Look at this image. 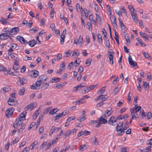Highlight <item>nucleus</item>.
Masks as SVG:
<instances>
[{
    "label": "nucleus",
    "instance_id": "obj_35",
    "mask_svg": "<svg viewBox=\"0 0 152 152\" xmlns=\"http://www.w3.org/2000/svg\"><path fill=\"white\" fill-rule=\"evenodd\" d=\"M19 72L17 71H14L12 72L11 73H9V74L11 75L12 76H17L19 75Z\"/></svg>",
    "mask_w": 152,
    "mask_h": 152
},
{
    "label": "nucleus",
    "instance_id": "obj_18",
    "mask_svg": "<svg viewBox=\"0 0 152 152\" xmlns=\"http://www.w3.org/2000/svg\"><path fill=\"white\" fill-rule=\"evenodd\" d=\"M83 99H81L78 100L76 101L75 102H73L72 103L73 104L75 105L79 104H82L85 103L86 101L85 100H83Z\"/></svg>",
    "mask_w": 152,
    "mask_h": 152
},
{
    "label": "nucleus",
    "instance_id": "obj_44",
    "mask_svg": "<svg viewBox=\"0 0 152 152\" xmlns=\"http://www.w3.org/2000/svg\"><path fill=\"white\" fill-rule=\"evenodd\" d=\"M86 119V118L85 116H83L82 117H79L77 119V120L81 122L82 121H83Z\"/></svg>",
    "mask_w": 152,
    "mask_h": 152
},
{
    "label": "nucleus",
    "instance_id": "obj_12",
    "mask_svg": "<svg viewBox=\"0 0 152 152\" xmlns=\"http://www.w3.org/2000/svg\"><path fill=\"white\" fill-rule=\"evenodd\" d=\"M39 75V72L37 70H34L32 71L31 75L34 78L37 77Z\"/></svg>",
    "mask_w": 152,
    "mask_h": 152
},
{
    "label": "nucleus",
    "instance_id": "obj_59",
    "mask_svg": "<svg viewBox=\"0 0 152 152\" xmlns=\"http://www.w3.org/2000/svg\"><path fill=\"white\" fill-rule=\"evenodd\" d=\"M87 25L88 26V29L90 31H91L92 29V26L91 23L88 22Z\"/></svg>",
    "mask_w": 152,
    "mask_h": 152
},
{
    "label": "nucleus",
    "instance_id": "obj_55",
    "mask_svg": "<svg viewBox=\"0 0 152 152\" xmlns=\"http://www.w3.org/2000/svg\"><path fill=\"white\" fill-rule=\"evenodd\" d=\"M6 71L7 69L4 66L0 65V71Z\"/></svg>",
    "mask_w": 152,
    "mask_h": 152
},
{
    "label": "nucleus",
    "instance_id": "obj_63",
    "mask_svg": "<svg viewBox=\"0 0 152 152\" xmlns=\"http://www.w3.org/2000/svg\"><path fill=\"white\" fill-rule=\"evenodd\" d=\"M83 67L82 66H80L78 69V71L79 72L80 74H81L83 72Z\"/></svg>",
    "mask_w": 152,
    "mask_h": 152
},
{
    "label": "nucleus",
    "instance_id": "obj_53",
    "mask_svg": "<svg viewBox=\"0 0 152 152\" xmlns=\"http://www.w3.org/2000/svg\"><path fill=\"white\" fill-rule=\"evenodd\" d=\"M56 127H54L53 126L52 127L50 131L49 132V135H51L53 133V132L56 131Z\"/></svg>",
    "mask_w": 152,
    "mask_h": 152
},
{
    "label": "nucleus",
    "instance_id": "obj_58",
    "mask_svg": "<svg viewBox=\"0 0 152 152\" xmlns=\"http://www.w3.org/2000/svg\"><path fill=\"white\" fill-rule=\"evenodd\" d=\"M58 139V137H56L54 138L50 142H51V144L52 145L54 143H56V141Z\"/></svg>",
    "mask_w": 152,
    "mask_h": 152
},
{
    "label": "nucleus",
    "instance_id": "obj_47",
    "mask_svg": "<svg viewBox=\"0 0 152 152\" xmlns=\"http://www.w3.org/2000/svg\"><path fill=\"white\" fill-rule=\"evenodd\" d=\"M123 127L121 126H119L118 125H117L116 126V131L117 132H121L122 131Z\"/></svg>",
    "mask_w": 152,
    "mask_h": 152
},
{
    "label": "nucleus",
    "instance_id": "obj_10",
    "mask_svg": "<svg viewBox=\"0 0 152 152\" xmlns=\"http://www.w3.org/2000/svg\"><path fill=\"white\" fill-rule=\"evenodd\" d=\"M48 79V77L47 75H42L39 76L37 79L40 82H41L42 83L43 82V81H45L47 79Z\"/></svg>",
    "mask_w": 152,
    "mask_h": 152
},
{
    "label": "nucleus",
    "instance_id": "obj_29",
    "mask_svg": "<svg viewBox=\"0 0 152 152\" xmlns=\"http://www.w3.org/2000/svg\"><path fill=\"white\" fill-rule=\"evenodd\" d=\"M111 22L113 25L114 27L117 28L118 27V25L117 24L116 19H115L113 20H111Z\"/></svg>",
    "mask_w": 152,
    "mask_h": 152
},
{
    "label": "nucleus",
    "instance_id": "obj_21",
    "mask_svg": "<svg viewBox=\"0 0 152 152\" xmlns=\"http://www.w3.org/2000/svg\"><path fill=\"white\" fill-rule=\"evenodd\" d=\"M7 19H4L3 17H1L0 19V22L4 25L8 24L9 23L7 21Z\"/></svg>",
    "mask_w": 152,
    "mask_h": 152
},
{
    "label": "nucleus",
    "instance_id": "obj_15",
    "mask_svg": "<svg viewBox=\"0 0 152 152\" xmlns=\"http://www.w3.org/2000/svg\"><path fill=\"white\" fill-rule=\"evenodd\" d=\"M131 14L134 21L136 23H138V21L136 14L134 12H131Z\"/></svg>",
    "mask_w": 152,
    "mask_h": 152
},
{
    "label": "nucleus",
    "instance_id": "obj_14",
    "mask_svg": "<svg viewBox=\"0 0 152 152\" xmlns=\"http://www.w3.org/2000/svg\"><path fill=\"white\" fill-rule=\"evenodd\" d=\"M19 31V29L18 27H14L10 29V31H8V32L12 33L13 34H17Z\"/></svg>",
    "mask_w": 152,
    "mask_h": 152
},
{
    "label": "nucleus",
    "instance_id": "obj_9",
    "mask_svg": "<svg viewBox=\"0 0 152 152\" xmlns=\"http://www.w3.org/2000/svg\"><path fill=\"white\" fill-rule=\"evenodd\" d=\"M128 60L130 65L133 67H134L137 66V63L134 61L133 60L130 55H129L128 57Z\"/></svg>",
    "mask_w": 152,
    "mask_h": 152
},
{
    "label": "nucleus",
    "instance_id": "obj_28",
    "mask_svg": "<svg viewBox=\"0 0 152 152\" xmlns=\"http://www.w3.org/2000/svg\"><path fill=\"white\" fill-rule=\"evenodd\" d=\"M143 86L147 90L149 89V84L147 82L143 81Z\"/></svg>",
    "mask_w": 152,
    "mask_h": 152
},
{
    "label": "nucleus",
    "instance_id": "obj_42",
    "mask_svg": "<svg viewBox=\"0 0 152 152\" xmlns=\"http://www.w3.org/2000/svg\"><path fill=\"white\" fill-rule=\"evenodd\" d=\"M65 38V36H64L63 35H61V44H63L64 42Z\"/></svg>",
    "mask_w": 152,
    "mask_h": 152
},
{
    "label": "nucleus",
    "instance_id": "obj_46",
    "mask_svg": "<svg viewBox=\"0 0 152 152\" xmlns=\"http://www.w3.org/2000/svg\"><path fill=\"white\" fill-rule=\"evenodd\" d=\"M83 37L80 35L79 37V39H78V44H79L80 43V45H81V43L83 44Z\"/></svg>",
    "mask_w": 152,
    "mask_h": 152
},
{
    "label": "nucleus",
    "instance_id": "obj_26",
    "mask_svg": "<svg viewBox=\"0 0 152 152\" xmlns=\"http://www.w3.org/2000/svg\"><path fill=\"white\" fill-rule=\"evenodd\" d=\"M25 91V89L23 87L20 89L18 91V94L20 95H23L24 94Z\"/></svg>",
    "mask_w": 152,
    "mask_h": 152
},
{
    "label": "nucleus",
    "instance_id": "obj_2",
    "mask_svg": "<svg viewBox=\"0 0 152 152\" xmlns=\"http://www.w3.org/2000/svg\"><path fill=\"white\" fill-rule=\"evenodd\" d=\"M26 112H25V113H22L20 115V117L18 118H16V121H17V124L20 126V125H22L23 124V121L22 120H24L25 119L26 114Z\"/></svg>",
    "mask_w": 152,
    "mask_h": 152
},
{
    "label": "nucleus",
    "instance_id": "obj_7",
    "mask_svg": "<svg viewBox=\"0 0 152 152\" xmlns=\"http://www.w3.org/2000/svg\"><path fill=\"white\" fill-rule=\"evenodd\" d=\"M14 110V108L11 107L9 108L5 112L6 116L7 118L11 117Z\"/></svg>",
    "mask_w": 152,
    "mask_h": 152
},
{
    "label": "nucleus",
    "instance_id": "obj_43",
    "mask_svg": "<svg viewBox=\"0 0 152 152\" xmlns=\"http://www.w3.org/2000/svg\"><path fill=\"white\" fill-rule=\"evenodd\" d=\"M19 68V66L17 63L15 62V64L13 66L12 69L14 70H17Z\"/></svg>",
    "mask_w": 152,
    "mask_h": 152
},
{
    "label": "nucleus",
    "instance_id": "obj_31",
    "mask_svg": "<svg viewBox=\"0 0 152 152\" xmlns=\"http://www.w3.org/2000/svg\"><path fill=\"white\" fill-rule=\"evenodd\" d=\"M62 117V116L61 115V114L60 113L57 114L56 116L55 117H54L53 118H54V120H58L60 118Z\"/></svg>",
    "mask_w": 152,
    "mask_h": 152
},
{
    "label": "nucleus",
    "instance_id": "obj_17",
    "mask_svg": "<svg viewBox=\"0 0 152 152\" xmlns=\"http://www.w3.org/2000/svg\"><path fill=\"white\" fill-rule=\"evenodd\" d=\"M16 99L9 98L7 101V103L9 105H13L15 104V100Z\"/></svg>",
    "mask_w": 152,
    "mask_h": 152
},
{
    "label": "nucleus",
    "instance_id": "obj_25",
    "mask_svg": "<svg viewBox=\"0 0 152 152\" xmlns=\"http://www.w3.org/2000/svg\"><path fill=\"white\" fill-rule=\"evenodd\" d=\"M127 129V128L126 126H124L123 127L122 129V131L120 132H118V134L119 135H122L123 134H124L125 132V131L124 130H126Z\"/></svg>",
    "mask_w": 152,
    "mask_h": 152
},
{
    "label": "nucleus",
    "instance_id": "obj_4",
    "mask_svg": "<svg viewBox=\"0 0 152 152\" xmlns=\"http://www.w3.org/2000/svg\"><path fill=\"white\" fill-rule=\"evenodd\" d=\"M41 84L42 82L38 80L35 83L33 84L31 86L30 88L33 90L38 89H39Z\"/></svg>",
    "mask_w": 152,
    "mask_h": 152
},
{
    "label": "nucleus",
    "instance_id": "obj_30",
    "mask_svg": "<svg viewBox=\"0 0 152 152\" xmlns=\"http://www.w3.org/2000/svg\"><path fill=\"white\" fill-rule=\"evenodd\" d=\"M57 108H55L51 110L49 112V114L50 115H53L58 111V110H57Z\"/></svg>",
    "mask_w": 152,
    "mask_h": 152
},
{
    "label": "nucleus",
    "instance_id": "obj_16",
    "mask_svg": "<svg viewBox=\"0 0 152 152\" xmlns=\"http://www.w3.org/2000/svg\"><path fill=\"white\" fill-rule=\"evenodd\" d=\"M111 109L110 110H107L106 111H105L104 114L103 115L104 118H107V117L109 116L112 114V112L111 111Z\"/></svg>",
    "mask_w": 152,
    "mask_h": 152
},
{
    "label": "nucleus",
    "instance_id": "obj_45",
    "mask_svg": "<svg viewBox=\"0 0 152 152\" xmlns=\"http://www.w3.org/2000/svg\"><path fill=\"white\" fill-rule=\"evenodd\" d=\"M105 46L107 47L109 49L110 48V42L109 39H107L106 41L105 42Z\"/></svg>",
    "mask_w": 152,
    "mask_h": 152
},
{
    "label": "nucleus",
    "instance_id": "obj_13",
    "mask_svg": "<svg viewBox=\"0 0 152 152\" xmlns=\"http://www.w3.org/2000/svg\"><path fill=\"white\" fill-rule=\"evenodd\" d=\"M18 78L19 79L20 86L23 85L24 84H25L27 83V81L26 79L23 78H21L20 77H18Z\"/></svg>",
    "mask_w": 152,
    "mask_h": 152
},
{
    "label": "nucleus",
    "instance_id": "obj_1",
    "mask_svg": "<svg viewBox=\"0 0 152 152\" xmlns=\"http://www.w3.org/2000/svg\"><path fill=\"white\" fill-rule=\"evenodd\" d=\"M123 119L122 115H121L118 116L115 118L114 116H112L109 120H108V123L110 125H115L116 123L115 124V123L117 121V120H122Z\"/></svg>",
    "mask_w": 152,
    "mask_h": 152
},
{
    "label": "nucleus",
    "instance_id": "obj_5",
    "mask_svg": "<svg viewBox=\"0 0 152 152\" xmlns=\"http://www.w3.org/2000/svg\"><path fill=\"white\" fill-rule=\"evenodd\" d=\"M36 105L37 103L36 102H33L28 104L24 109L25 112L28 110H32L36 107Z\"/></svg>",
    "mask_w": 152,
    "mask_h": 152
},
{
    "label": "nucleus",
    "instance_id": "obj_20",
    "mask_svg": "<svg viewBox=\"0 0 152 152\" xmlns=\"http://www.w3.org/2000/svg\"><path fill=\"white\" fill-rule=\"evenodd\" d=\"M113 30L114 31V33H115V38L118 44H119V38H118V33H117V32L114 29V28H113Z\"/></svg>",
    "mask_w": 152,
    "mask_h": 152
},
{
    "label": "nucleus",
    "instance_id": "obj_38",
    "mask_svg": "<svg viewBox=\"0 0 152 152\" xmlns=\"http://www.w3.org/2000/svg\"><path fill=\"white\" fill-rule=\"evenodd\" d=\"M128 7L131 12H134L135 9L132 5H128Z\"/></svg>",
    "mask_w": 152,
    "mask_h": 152
},
{
    "label": "nucleus",
    "instance_id": "obj_23",
    "mask_svg": "<svg viewBox=\"0 0 152 152\" xmlns=\"http://www.w3.org/2000/svg\"><path fill=\"white\" fill-rule=\"evenodd\" d=\"M140 34L142 37L145 38V39L147 41L149 40V39L147 37V36L145 33L140 32Z\"/></svg>",
    "mask_w": 152,
    "mask_h": 152
},
{
    "label": "nucleus",
    "instance_id": "obj_3",
    "mask_svg": "<svg viewBox=\"0 0 152 152\" xmlns=\"http://www.w3.org/2000/svg\"><path fill=\"white\" fill-rule=\"evenodd\" d=\"M104 118L103 115L101 116L100 117L98 118V121H99L97 124L95 126L96 127H99L101 126V124H105L107 123V121Z\"/></svg>",
    "mask_w": 152,
    "mask_h": 152
},
{
    "label": "nucleus",
    "instance_id": "obj_56",
    "mask_svg": "<svg viewBox=\"0 0 152 152\" xmlns=\"http://www.w3.org/2000/svg\"><path fill=\"white\" fill-rule=\"evenodd\" d=\"M120 90V87H118V86L116 88L114 89L113 91L114 92L115 94L117 93L118 91H119Z\"/></svg>",
    "mask_w": 152,
    "mask_h": 152
},
{
    "label": "nucleus",
    "instance_id": "obj_27",
    "mask_svg": "<svg viewBox=\"0 0 152 152\" xmlns=\"http://www.w3.org/2000/svg\"><path fill=\"white\" fill-rule=\"evenodd\" d=\"M134 104L135 105V107H134L133 108L134 110L136 113H137L141 109V107L140 106L137 107V104Z\"/></svg>",
    "mask_w": 152,
    "mask_h": 152
},
{
    "label": "nucleus",
    "instance_id": "obj_61",
    "mask_svg": "<svg viewBox=\"0 0 152 152\" xmlns=\"http://www.w3.org/2000/svg\"><path fill=\"white\" fill-rule=\"evenodd\" d=\"M120 27L122 30H124L126 28L125 26L124 25L123 22H121V23H120Z\"/></svg>",
    "mask_w": 152,
    "mask_h": 152
},
{
    "label": "nucleus",
    "instance_id": "obj_37",
    "mask_svg": "<svg viewBox=\"0 0 152 152\" xmlns=\"http://www.w3.org/2000/svg\"><path fill=\"white\" fill-rule=\"evenodd\" d=\"M90 86L88 87H87L86 88H85L84 90H82V93L83 94L85 93H88L90 90Z\"/></svg>",
    "mask_w": 152,
    "mask_h": 152
},
{
    "label": "nucleus",
    "instance_id": "obj_40",
    "mask_svg": "<svg viewBox=\"0 0 152 152\" xmlns=\"http://www.w3.org/2000/svg\"><path fill=\"white\" fill-rule=\"evenodd\" d=\"M25 126L24 124H22L18 131V132H22V131L25 128Z\"/></svg>",
    "mask_w": 152,
    "mask_h": 152
},
{
    "label": "nucleus",
    "instance_id": "obj_39",
    "mask_svg": "<svg viewBox=\"0 0 152 152\" xmlns=\"http://www.w3.org/2000/svg\"><path fill=\"white\" fill-rule=\"evenodd\" d=\"M91 61L92 59L91 58H89L86 60V64L87 65V66H89L91 64Z\"/></svg>",
    "mask_w": 152,
    "mask_h": 152
},
{
    "label": "nucleus",
    "instance_id": "obj_50",
    "mask_svg": "<svg viewBox=\"0 0 152 152\" xmlns=\"http://www.w3.org/2000/svg\"><path fill=\"white\" fill-rule=\"evenodd\" d=\"M72 133V131H70V130H68L66 132V133L65 134L64 136L65 138H66L68 136Z\"/></svg>",
    "mask_w": 152,
    "mask_h": 152
},
{
    "label": "nucleus",
    "instance_id": "obj_52",
    "mask_svg": "<svg viewBox=\"0 0 152 152\" xmlns=\"http://www.w3.org/2000/svg\"><path fill=\"white\" fill-rule=\"evenodd\" d=\"M4 91H5V92H6L7 91H8L10 90V88L9 87H4L3 88Z\"/></svg>",
    "mask_w": 152,
    "mask_h": 152
},
{
    "label": "nucleus",
    "instance_id": "obj_8",
    "mask_svg": "<svg viewBox=\"0 0 152 152\" xmlns=\"http://www.w3.org/2000/svg\"><path fill=\"white\" fill-rule=\"evenodd\" d=\"M109 55L108 57L109 58V61H108L110 64L113 65V56L115 54V53L113 51H109Z\"/></svg>",
    "mask_w": 152,
    "mask_h": 152
},
{
    "label": "nucleus",
    "instance_id": "obj_60",
    "mask_svg": "<svg viewBox=\"0 0 152 152\" xmlns=\"http://www.w3.org/2000/svg\"><path fill=\"white\" fill-rule=\"evenodd\" d=\"M81 24L85 26V22L84 20V19L83 18V15H81Z\"/></svg>",
    "mask_w": 152,
    "mask_h": 152
},
{
    "label": "nucleus",
    "instance_id": "obj_6",
    "mask_svg": "<svg viewBox=\"0 0 152 152\" xmlns=\"http://www.w3.org/2000/svg\"><path fill=\"white\" fill-rule=\"evenodd\" d=\"M10 35H12L10 33H2L0 34V39H6L10 37V39H12Z\"/></svg>",
    "mask_w": 152,
    "mask_h": 152
},
{
    "label": "nucleus",
    "instance_id": "obj_57",
    "mask_svg": "<svg viewBox=\"0 0 152 152\" xmlns=\"http://www.w3.org/2000/svg\"><path fill=\"white\" fill-rule=\"evenodd\" d=\"M8 55L11 57L12 58H15V56L14 55V53L12 52H10L8 53Z\"/></svg>",
    "mask_w": 152,
    "mask_h": 152
},
{
    "label": "nucleus",
    "instance_id": "obj_49",
    "mask_svg": "<svg viewBox=\"0 0 152 152\" xmlns=\"http://www.w3.org/2000/svg\"><path fill=\"white\" fill-rule=\"evenodd\" d=\"M125 38L126 40V42L129 43L130 42V37L127 34L126 35H125Z\"/></svg>",
    "mask_w": 152,
    "mask_h": 152
},
{
    "label": "nucleus",
    "instance_id": "obj_22",
    "mask_svg": "<svg viewBox=\"0 0 152 152\" xmlns=\"http://www.w3.org/2000/svg\"><path fill=\"white\" fill-rule=\"evenodd\" d=\"M49 86V84L48 83H43L42 85L41 88L45 90L47 89Z\"/></svg>",
    "mask_w": 152,
    "mask_h": 152
},
{
    "label": "nucleus",
    "instance_id": "obj_11",
    "mask_svg": "<svg viewBox=\"0 0 152 152\" xmlns=\"http://www.w3.org/2000/svg\"><path fill=\"white\" fill-rule=\"evenodd\" d=\"M17 39L19 40L21 43L25 44L27 43V42L23 37L20 36H18L17 37Z\"/></svg>",
    "mask_w": 152,
    "mask_h": 152
},
{
    "label": "nucleus",
    "instance_id": "obj_48",
    "mask_svg": "<svg viewBox=\"0 0 152 152\" xmlns=\"http://www.w3.org/2000/svg\"><path fill=\"white\" fill-rule=\"evenodd\" d=\"M56 87L57 88H58L60 89L62 87L64 86V85L62 83H59L56 84Z\"/></svg>",
    "mask_w": 152,
    "mask_h": 152
},
{
    "label": "nucleus",
    "instance_id": "obj_64",
    "mask_svg": "<svg viewBox=\"0 0 152 152\" xmlns=\"http://www.w3.org/2000/svg\"><path fill=\"white\" fill-rule=\"evenodd\" d=\"M152 147L151 146H149L147 147H146L145 148V149L146 150L145 152H148L151 151V148Z\"/></svg>",
    "mask_w": 152,
    "mask_h": 152
},
{
    "label": "nucleus",
    "instance_id": "obj_24",
    "mask_svg": "<svg viewBox=\"0 0 152 152\" xmlns=\"http://www.w3.org/2000/svg\"><path fill=\"white\" fill-rule=\"evenodd\" d=\"M36 42L34 40H32L30 41L29 42V45L31 47H33L36 44Z\"/></svg>",
    "mask_w": 152,
    "mask_h": 152
},
{
    "label": "nucleus",
    "instance_id": "obj_36",
    "mask_svg": "<svg viewBox=\"0 0 152 152\" xmlns=\"http://www.w3.org/2000/svg\"><path fill=\"white\" fill-rule=\"evenodd\" d=\"M97 37L99 42L100 43H102V41L101 35L100 34H99L97 35Z\"/></svg>",
    "mask_w": 152,
    "mask_h": 152
},
{
    "label": "nucleus",
    "instance_id": "obj_19",
    "mask_svg": "<svg viewBox=\"0 0 152 152\" xmlns=\"http://www.w3.org/2000/svg\"><path fill=\"white\" fill-rule=\"evenodd\" d=\"M84 86H82L78 85L73 88L72 91L73 92L76 91L78 90L82 89L84 87Z\"/></svg>",
    "mask_w": 152,
    "mask_h": 152
},
{
    "label": "nucleus",
    "instance_id": "obj_62",
    "mask_svg": "<svg viewBox=\"0 0 152 152\" xmlns=\"http://www.w3.org/2000/svg\"><path fill=\"white\" fill-rule=\"evenodd\" d=\"M106 6L107 11L110 12V15H111L112 11L110 6L108 5H107Z\"/></svg>",
    "mask_w": 152,
    "mask_h": 152
},
{
    "label": "nucleus",
    "instance_id": "obj_34",
    "mask_svg": "<svg viewBox=\"0 0 152 152\" xmlns=\"http://www.w3.org/2000/svg\"><path fill=\"white\" fill-rule=\"evenodd\" d=\"M136 39L138 42L139 43L141 44L142 46L145 47L146 46V45L143 43L141 39H140L139 38H137Z\"/></svg>",
    "mask_w": 152,
    "mask_h": 152
},
{
    "label": "nucleus",
    "instance_id": "obj_51",
    "mask_svg": "<svg viewBox=\"0 0 152 152\" xmlns=\"http://www.w3.org/2000/svg\"><path fill=\"white\" fill-rule=\"evenodd\" d=\"M44 128L43 126H41L39 127V134H40L43 132Z\"/></svg>",
    "mask_w": 152,
    "mask_h": 152
},
{
    "label": "nucleus",
    "instance_id": "obj_54",
    "mask_svg": "<svg viewBox=\"0 0 152 152\" xmlns=\"http://www.w3.org/2000/svg\"><path fill=\"white\" fill-rule=\"evenodd\" d=\"M69 113L68 111L64 110L61 113V114L62 116H65V115L68 114Z\"/></svg>",
    "mask_w": 152,
    "mask_h": 152
},
{
    "label": "nucleus",
    "instance_id": "obj_32",
    "mask_svg": "<svg viewBox=\"0 0 152 152\" xmlns=\"http://www.w3.org/2000/svg\"><path fill=\"white\" fill-rule=\"evenodd\" d=\"M39 110H37L36 112L33 115V118L34 120H35L39 114V113H38Z\"/></svg>",
    "mask_w": 152,
    "mask_h": 152
},
{
    "label": "nucleus",
    "instance_id": "obj_41",
    "mask_svg": "<svg viewBox=\"0 0 152 152\" xmlns=\"http://www.w3.org/2000/svg\"><path fill=\"white\" fill-rule=\"evenodd\" d=\"M142 53L144 55V56L145 58H148V59H151V58L149 56V54L148 53H146L145 52H142Z\"/></svg>",
    "mask_w": 152,
    "mask_h": 152
},
{
    "label": "nucleus",
    "instance_id": "obj_33",
    "mask_svg": "<svg viewBox=\"0 0 152 152\" xmlns=\"http://www.w3.org/2000/svg\"><path fill=\"white\" fill-rule=\"evenodd\" d=\"M60 80V78H52V80H50V81L52 83H57L59 82Z\"/></svg>",
    "mask_w": 152,
    "mask_h": 152
}]
</instances>
